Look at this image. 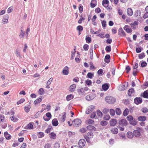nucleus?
Wrapping results in <instances>:
<instances>
[{"label": "nucleus", "instance_id": "obj_1", "mask_svg": "<svg viewBox=\"0 0 148 148\" xmlns=\"http://www.w3.org/2000/svg\"><path fill=\"white\" fill-rule=\"evenodd\" d=\"M106 102L110 104L114 103L116 101V99L114 97L111 96H106L105 98Z\"/></svg>", "mask_w": 148, "mask_h": 148}, {"label": "nucleus", "instance_id": "obj_2", "mask_svg": "<svg viewBox=\"0 0 148 148\" xmlns=\"http://www.w3.org/2000/svg\"><path fill=\"white\" fill-rule=\"evenodd\" d=\"M82 121L81 120L78 119H76L73 121L72 124L75 127H78L80 125Z\"/></svg>", "mask_w": 148, "mask_h": 148}, {"label": "nucleus", "instance_id": "obj_3", "mask_svg": "<svg viewBox=\"0 0 148 148\" xmlns=\"http://www.w3.org/2000/svg\"><path fill=\"white\" fill-rule=\"evenodd\" d=\"M141 131V129L139 127H137L136 129L134 130L133 132V134L136 137H138L140 136V132Z\"/></svg>", "mask_w": 148, "mask_h": 148}, {"label": "nucleus", "instance_id": "obj_4", "mask_svg": "<svg viewBox=\"0 0 148 148\" xmlns=\"http://www.w3.org/2000/svg\"><path fill=\"white\" fill-rule=\"evenodd\" d=\"M118 123L119 126H125L127 125L128 123L125 119H123L119 120Z\"/></svg>", "mask_w": 148, "mask_h": 148}, {"label": "nucleus", "instance_id": "obj_5", "mask_svg": "<svg viewBox=\"0 0 148 148\" xmlns=\"http://www.w3.org/2000/svg\"><path fill=\"white\" fill-rule=\"evenodd\" d=\"M95 97V94L91 92L86 97V99L88 101H90L93 99Z\"/></svg>", "mask_w": 148, "mask_h": 148}, {"label": "nucleus", "instance_id": "obj_6", "mask_svg": "<svg viewBox=\"0 0 148 148\" xmlns=\"http://www.w3.org/2000/svg\"><path fill=\"white\" fill-rule=\"evenodd\" d=\"M95 108L94 106L92 105L90 106L86 110V113L88 114H89L94 110Z\"/></svg>", "mask_w": 148, "mask_h": 148}, {"label": "nucleus", "instance_id": "obj_7", "mask_svg": "<svg viewBox=\"0 0 148 148\" xmlns=\"http://www.w3.org/2000/svg\"><path fill=\"white\" fill-rule=\"evenodd\" d=\"M143 101L142 99L140 97H136L134 99V103L137 105L141 103Z\"/></svg>", "mask_w": 148, "mask_h": 148}, {"label": "nucleus", "instance_id": "obj_8", "mask_svg": "<svg viewBox=\"0 0 148 148\" xmlns=\"http://www.w3.org/2000/svg\"><path fill=\"white\" fill-rule=\"evenodd\" d=\"M109 84L108 83L104 84L102 85V87L103 91H106L108 90L109 87Z\"/></svg>", "mask_w": 148, "mask_h": 148}, {"label": "nucleus", "instance_id": "obj_9", "mask_svg": "<svg viewBox=\"0 0 148 148\" xmlns=\"http://www.w3.org/2000/svg\"><path fill=\"white\" fill-rule=\"evenodd\" d=\"M86 142L84 139H81L79 141V146L80 147H83L85 145Z\"/></svg>", "mask_w": 148, "mask_h": 148}, {"label": "nucleus", "instance_id": "obj_10", "mask_svg": "<svg viewBox=\"0 0 148 148\" xmlns=\"http://www.w3.org/2000/svg\"><path fill=\"white\" fill-rule=\"evenodd\" d=\"M117 123L116 120V119H111L110 122V124L111 126H115Z\"/></svg>", "mask_w": 148, "mask_h": 148}, {"label": "nucleus", "instance_id": "obj_11", "mask_svg": "<svg viewBox=\"0 0 148 148\" xmlns=\"http://www.w3.org/2000/svg\"><path fill=\"white\" fill-rule=\"evenodd\" d=\"M118 34L121 36H125V34L121 27L118 30Z\"/></svg>", "mask_w": 148, "mask_h": 148}, {"label": "nucleus", "instance_id": "obj_12", "mask_svg": "<svg viewBox=\"0 0 148 148\" xmlns=\"http://www.w3.org/2000/svg\"><path fill=\"white\" fill-rule=\"evenodd\" d=\"M110 55L107 54L105 57L104 61L107 63H109L110 61Z\"/></svg>", "mask_w": 148, "mask_h": 148}, {"label": "nucleus", "instance_id": "obj_13", "mask_svg": "<svg viewBox=\"0 0 148 148\" xmlns=\"http://www.w3.org/2000/svg\"><path fill=\"white\" fill-rule=\"evenodd\" d=\"M77 92L79 95H84L85 94V92L84 91V89L83 88H81L80 89H79L77 90Z\"/></svg>", "mask_w": 148, "mask_h": 148}, {"label": "nucleus", "instance_id": "obj_14", "mask_svg": "<svg viewBox=\"0 0 148 148\" xmlns=\"http://www.w3.org/2000/svg\"><path fill=\"white\" fill-rule=\"evenodd\" d=\"M23 28V27L21 28V30L19 36L20 38L23 39L25 36V33L24 31L22 30Z\"/></svg>", "mask_w": 148, "mask_h": 148}, {"label": "nucleus", "instance_id": "obj_15", "mask_svg": "<svg viewBox=\"0 0 148 148\" xmlns=\"http://www.w3.org/2000/svg\"><path fill=\"white\" fill-rule=\"evenodd\" d=\"M140 96L145 98H148V92L147 90L144 91L143 93L141 94Z\"/></svg>", "mask_w": 148, "mask_h": 148}, {"label": "nucleus", "instance_id": "obj_16", "mask_svg": "<svg viewBox=\"0 0 148 148\" xmlns=\"http://www.w3.org/2000/svg\"><path fill=\"white\" fill-rule=\"evenodd\" d=\"M86 128L89 130L95 131H96V128L94 126L91 125L88 126Z\"/></svg>", "mask_w": 148, "mask_h": 148}, {"label": "nucleus", "instance_id": "obj_17", "mask_svg": "<svg viewBox=\"0 0 148 148\" xmlns=\"http://www.w3.org/2000/svg\"><path fill=\"white\" fill-rule=\"evenodd\" d=\"M90 6L91 8H93L95 7L97 5L96 0H92L90 3Z\"/></svg>", "mask_w": 148, "mask_h": 148}, {"label": "nucleus", "instance_id": "obj_18", "mask_svg": "<svg viewBox=\"0 0 148 148\" xmlns=\"http://www.w3.org/2000/svg\"><path fill=\"white\" fill-rule=\"evenodd\" d=\"M4 136L6 139L7 140L10 139L12 138L11 135L9 134L7 132H5L4 133Z\"/></svg>", "mask_w": 148, "mask_h": 148}, {"label": "nucleus", "instance_id": "obj_19", "mask_svg": "<svg viewBox=\"0 0 148 148\" xmlns=\"http://www.w3.org/2000/svg\"><path fill=\"white\" fill-rule=\"evenodd\" d=\"M52 123L54 126H57L58 124V122L56 119H53L52 121Z\"/></svg>", "mask_w": 148, "mask_h": 148}, {"label": "nucleus", "instance_id": "obj_20", "mask_svg": "<svg viewBox=\"0 0 148 148\" xmlns=\"http://www.w3.org/2000/svg\"><path fill=\"white\" fill-rule=\"evenodd\" d=\"M68 67L67 66H66L63 70L62 73L64 75H67L69 74Z\"/></svg>", "mask_w": 148, "mask_h": 148}, {"label": "nucleus", "instance_id": "obj_21", "mask_svg": "<svg viewBox=\"0 0 148 148\" xmlns=\"http://www.w3.org/2000/svg\"><path fill=\"white\" fill-rule=\"evenodd\" d=\"M129 26L125 25L124 27V29L127 33H130L132 32V30L130 28H128Z\"/></svg>", "mask_w": 148, "mask_h": 148}, {"label": "nucleus", "instance_id": "obj_22", "mask_svg": "<svg viewBox=\"0 0 148 148\" xmlns=\"http://www.w3.org/2000/svg\"><path fill=\"white\" fill-rule=\"evenodd\" d=\"M127 13L129 16H131L133 14V12L132 9L130 8H129L127 10Z\"/></svg>", "mask_w": 148, "mask_h": 148}, {"label": "nucleus", "instance_id": "obj_23", "mask_svg": "<svg viewBox=\"0 0 148 148\" xmlns=\"http://www.w3.org/2000/svg\"><path fill=\"white\" fill-rule=\"evenodd\" d=\"M129 123L130 125L135 126L137 124V120L136 119H134Z\"/></svg>", "mask_w": 148, "mask_h": 148}, {"label": "nucleus", "instance_id": "obj_24", "mask_svg": "<svg viewBox=\"0 0 148 148\" xmlns=\"http://www.w3.org/2000/svg\"><path fill=\"white\" fill-rule=\"evenodd\" d=\"M49 135V137L51 139H55L56 137V134L53 132H51Z\"/></svg>", "mask_w": 148, "mask_h": 148}, {"label": "nucleus", "instance_id": "obj_25", "mask_svg": "<svg viewBox=\"0 0 148 148\" xmlns=\"http://www.w3.org/2000/svg\"><path fill=\"white\" fill-rule=\"evenodd\" d=\"M76 87V85L75 84H73L71 85L70 86V91L71 92H73L75 90V88Z\"/></svg>", "mask_w": 148, "mask_h": 148}, {"label": "nucleus", "instance_id": "obj_26", "mask_svg": "<svg viewBox=\"0 0 148 148\" xmlns=\"http://www.w3.org/2000/svg\"><path fill=\"white\" fill-rule=\"evenodd\" d=\"M74 97V95H72L70 94L68 95L66 97V100L68 101H69L73 99Z\"/></svg>", "mask_w": 148, "mask_h": 148}, {"label": "nucleus", "instance_id": "obj_27", "mask_svg": "<svg viewBox=\"0 0 148 148\" xmlns=\"http://www.w3.org/2000/svg\"><path fill=\"white\" fill-rule=\"evenodd\" d=\"M140 63L141 66L142 67H145L147 65V63L144 61H141L140 62Z\"/></svg>", "mask_w": 148, "mask_h": 148}, {"label": "nucleus", "instance_id": "obj_28", "mask_svg": "<svg viewBox=\"0 0 148 148\" xmlns=\"http://www.w3.org/2000/svg\"><path fill=\"white\" fill-rule=\"evenodd\" d=\"M37 135L38 137L39 138H42L44 137L45 134L44 133L42 132H39L37 133Z\"/></svg>", "mask_w": 148, "mask_h": 148}, {"label": "nucleus", "instance_id": "obj_29", "mask_svg": "<svg viewBox=\"0 0 148 148\" xmlns=\"http://www.w3.org/2000/svg\"><path fill=\"white\" fill-rule=\"evenodd\" d=\"M138 120L140 121H144L146 120V117L144 116H141L138 117Z\"/></svg>", "mask_w": 148, "mask_h": 148}, {"label": "nucleus", "instance_id": "obj_30", "mask_svg": "<svg viewBox=\"0 0 148 148\" xmlns=\"http://www.w3.org/2000/svg\"><path fill=\"white\" fill-rule=\"evenodd\" d=\"M111 132L113 134H117L118 132V130L117 128L114 127L112 128L111 130Z\"/></svg>", "mask_w": 148, "mask_h": 148}, {"label": "nucleus", "instance_id": "obj_31", "mask_svg": "<svg viewBox=\"0 0 148 148\" xmlns=\"http://www.w3.org/2000/svg\"><path fill=\"white\" fill-rule=\"evenodd\" d=\"M90 56L91 59L93 58V48L92 47H91L90 50Z\"/></svg>", "mask_w": 148, "mask_h": 148}, {"label": "nucleus", "instance_id": "obj_32", "mask_svg": "<svg viewBox=\"0 0 148 148\" xmlns=\"http://www.w3.org/2000/svg\"><path fill=\"white\" fill-rule=\"evenodd\" d=\"M134 136L133 134L131 132H128L127 133V136L129 138H132Z\"/></svg>", "mask_w": 148, "mask_h": 148}, {"label": "nucleus", "instance_id": "obj_33", "mask_svg": "<svg viewBox=\"0 0 148 148\" xmlns=\"http://www.w3.org/2000/svg\"><path fill=\"white\" fill-rule=\"evenodd\" d=\"M134 90L133 88H132L129 89L128 92V94L129 96H131V94L134 93Z\"/></svg>", "mask_w": 148, "mask_h": 148}, {"label": "nucleus", "instance_id": "obj_34", "mask_svg": "<svg viewBox=\"0 0 148 148\" xmlns=\"http://www.w3.org/2000/svg\"><path fill=\"white\" fill-rule=\"evenodd\" d=\"M42 99L41 97H40L39 98L37 99L34 101V104L35 105H36L38 103L41 102L42 101Z\"/></svg>", "mask_w": 148, "mask_h": 148}, {"label": "nucleus", "instance_id": "obj_35", "mask_svg": "<svg viewBox=\"0 0 148 148\" xmlns=\"http://www.w3.org/2000/svg\"><path fill=\"white\" fill-rule=\"evenodd\" d=\"M145 56V53L144 52L138 55V58L139 59H143Z\"/></svg>", "mask_w": 148, "mask_h": 148}, {"label": "nucleus", "instance_id": "obj_36", "mask_svg": "<svg viewBox=\"0 0 148 148\" xmlns=\"http://www.w3.org/2000/svg\"><path fill=\"white\" fill-rule=\"evenodd\" d=\"M52 129V127L51 126H49L48 128L45 130V132L48 134L51 130Z\"/></svg>", "mask_w": 148, "mask_h": 148}, {"label": "nucleus", "instance_id": "obj_37", "mask_svg": "<svg viewBox=\"0 0 148 148\" xmlns=\"http://www.w3.org/2000/svg\"><path fill=\"white\" fill-rule=\"evenodd\" d=\"M126 87L125 88V85H120L118 88V90L120 91H122L124 90L126 88Z\"/></svg>", "mask_w": 148, "mask_h": 148}, {"label": "nucleus", "instance_id": "obj_38", "mask_svg": "<svg viewBox=\"0 0 148 148\" xmlns=\"http://www.w3.org/2000/svg\"><path fill=\"white\" fill-rule=\"evenodd\" d=\"M105 50L107 52H110L111 50V47L110 45L106 46L105 48Z\"/></svg>", "mask_w": 148, "mask_h": 148}, {"label": "nucleus", "instance_id": "obj_39", "mask_svg": "<svg viewBox=\"0 0 148 148\" xmlns=\"http://www.w3.org/2000/svg\"><path fill=\"white\" fill-rule=\"evenodd\" d=\"M85 40L87 43H89L90 42L91 40V37H88V36H86Z\"/></svg>", "mask_w": 148, "mask_h": 148}, {"label": "nucleus", "instance_id": "obj_40", "mask_svg": "<svg viewBox=\"0 0 148 148\" xmlns=\"http://www.w3.org/2000/svg\"><path fill=\"white\" fill-rule=\"evenodd\" d=\"M129 113V110L127 108L125 109L123 112V115L125 116H127Z\"/></svg>", "mask_w": 148, "mask_h": 148}, {"label": "nucleus", "instance_id": "obj_41", "mask_svg": "<svg viewBox=\"0 0 148 148\" xmlns=\"http://www.w3.org/2000/svg\"><path fill=\"white\" fill-rule=\"evenodd\" d=\"M97 116L101 118L103 114L99 110H97Z\"/></svg>", "mask_w": 148, "mask_h": 148}, {"label": "nucleus", "instance_id": "obj_42", "mask_svg": "<svg viewBox=\"0 0 148 148\" xmlns=\"http://www.w3.org/2000/svg\"><path fill=\"white\" fill-rule=\"evenodd\" d=\"M93 76L94 74L91 72L88 73L87 75V76L90 79H92Z\"/></svg>", "mask_w": 148, "mask_h": 148}, {"label": "nucleus", "instance_id": "obj_43", "mask_svg": "<svg viewBox=\"0 0 148 148\" xmlns=\"http://www.w3.org/2000/svg\"><path fill=\"white\" fill-rule=\"evenodd\" d=\"M127 120L130 122L134 119L133 117L132 116L129 115L127 116L126 118Z\"/></svg>", "mask_w": 148, "mask_h": 148}, {"label": "nucleus", "instance_id": "obj_44", "mask_svg": "<svg viewBox=\"0 0 148 148\" xmlns=\"http://www.w3.org/2000/svg\"><path fill=\"white\" fill-rule=\"evenodd\" d=\"M115 112L117 115H120L121 114V110L119 108H117L116 109Z\"/></svg>", "mask_w": 148, "mask_h": 148}, {"label": "nucleus", "instance_id": "obj_45", "mask_svg": "<svg viewBox=\"0 0 148 148\" xmlns=\"http://www.w3.org/2000/svg\"><path fill=\"white\" fill-rule=\"evenodd\" d=\"M141 110L144 113H146L148 111V109L146 107L143 108Z\"/></svg>", "mask_w": 148, "mask_h": 148}, {"label": "nucleus", "instance_id": "obj_46", "mask_svg": "<svg viewBox=\"0 0 148 148\" xmlns=\"http://www.w3.org/2000/svg\"><path fill=\"white\" fill-rule=\"evenodd\" d=\"M141 14V13L140 11L139 10H137L134 15L135 17H137L138 16H140Z\"/></svg>", "mask_w": 148, "mask_h": 148}, {"label": "nucleus", "instance_id": "obj_47", "mask_svg": "<svg viewBox=\"0 0 148 148\" xmlns=\"http://www.w3.org/2000/svg\"><path fill=\"white\" fill-rule=\"evenodd\" d=\"M108 123L104 121H102L100 122L101 125L103 126H106L108 124Z\"/></svg>", "mask_w": 148, "mask_h": 148}, {"label": "nucleus", "instance_id": "obj_48", "mask_svg": "<svg viewBox=\"0 0 148 148\" xmlns=\"http://www.w3.org/2000/svg\"><path fill=\"white\" fill-rule=\"evenodd\" d=\"M38 93L40 95H43L45 93V92L42 88H40L38 91Z\"/></svg>", "mask_w": 148, "mask_h": 148}, {"label": "nucleus", "instance_id": "obj_49", "mask_svg": "<svg viewBox=\"0 0 148 148\" xmlns=\"http://www.w3.org/2000/svg\"><path fill=\"white\" fill-rule=\"evenodd\" d=\"M11 120L14 122H16L18 121V119L17 118L14 117V116H13L11 117L10 118Z\"/></svg>", "mask_w": 148, "mask_h": 148}, {"label": "nucleus", "instance_id": "obj_50", "mask_svg": "<svg viewBox=\"0 0 148 148\" xmlns=\"http://www.w3.org/2000/svg\"><path fill=\"white\" fill-rule=\"evenodd\" d=\"M109 3V1L108 0H103L102 1V5L104 7H106L104 5V4H108Z\"/></svg>", "mask_w": 148, "mask_h": 148}, {"label": "nucleus", "instance_id": "obj_51", "mask_svg": "<svg viewBox=\"0 0 148 148\" xmlns=\"http://www.w3.org/2000/svg\"><path fill=\"white\" fill-rule=\"evenodd\" d=\"M77 29L79 31V32H80L82 31L83 29V27L81 25H79L77 27Z\"/></svg>", "mask_w": 148, "mask_h": 148}, {"label": "nucleus", "instance_id": "obj_52", "mask_svg": "<svg viewBox=\"0 0 148 148\" xmlns=\"http://www.w3.org/2000/svg\"><path fill=\"white\" fill-rule=\"evenodd\" d=\"M85 83L87 85L89 86L92 83L91 81L89 79H87Z\"/></svg>", "mask_w": 148, "mask_h": 148}, {"label": "nucleus", "instance_id": "obj_53", "mask_svg": "<svg viewBox=\"0 0 148 148\" xmlns=\"http://www.w3.org/2000/svg\"><path fill=\"white\" fill-rule=\"evenodd\" d=\"M87 136L90 138H92L93 136L92 133L91 132H88L87 134Z\"/></svg>", "mask_w": 148, "mask_h": 148}, {"label": "nucleus", "instance_id": "obj_54", "mask_svg": "<svg viewBox=\"0 0 148 148\" xmlns=\"http://www.w3.org/2000/svg\"><path fill=\"white\" fill-rule=\"evenodd\" d=\"M110 114L112 116H114L115 114V111L113 109H110Z\"/></svg>", "mask_w": 148, "mask_h": 148}, {"label": "nucleus", "instance_id": "obj_55", "mask_svg": "<svg viewBox=\"0 0 148 148\" xmlns=\"http://www.w3.org/2000/svg\"><path fill=\"white\" fill-rule=\"evenodd\" d=\"M110 119V116L108 114L105 115L103 117L104 120L107 121L109 119Z\"/></svg>", "mask_w": 148, "mask_h": 148}, {"label": "nucleus", "instance_id": "obj_56", "mask_svg": "<svg viewBox=\"0 0 148 148\" xmlns=\"http://www.w3.org/2000/svg\"><path fill=\"white\" fill-rule=\"evenodd\" d=\"M27 131L25 130H23L21 131L18 134L19 136H23V134L26 133V132Z\"/></svg>", "mask_w": 148, "mask_h": 148}, {"label": "nucleus", "instance_id": "obj_57", "mask_svg": "<svg viewBox=\"0 0 148 148\" xmlns=\"http://www.w3.org/2000/svg\"><path fill=\"white\" fill-rule=\"evenodd\" d=\"M27 128L29 129H32L33 127V125L31 123H29L27 125Z\"/></svg>", "mask_w": 148, "mask_h": 148}, {"label": "nucleus", "instance_id": "obj_58", "mask_svg": "<svg viewBox=\"0 0 148 148\" xmlns=\"http://www.w3.org/2000/svg\"><path fill=\"white\" fill-rule=\"evenodd\" d=\"M141 48L142 49V47H137L136 49V53H139L140 52L142 51Z\"/></svg>", "mask_w": 148, "mask_h": 148}, {"label": "nucleus", "instance_id": "obj_59", "mask_svg": "<svg viewBox=\"0 0 148 148\" xmlns=\"http://www.w3.org/2000/svg\"><path fill=\"white\" fill-rule=\"evenodd\" d=\"M5 119L4 116L3 115H0V122H3Z\"/></svg>", "mask_w": 148, "mask_h": 148}, {"label": "nucleus", "instance_id": "obj_60", "mask_svg": "<svg viewBox=\"0 0 148 148\" xmlns=\"http://www.w3.org/2000/svg\"><path fill=\"white\" fill-rule=\"evenodd\" d=\"M96 112H93L91 115L90 117L91 118L93 119L95 118L96 116Z\"/></svg>", "mask_w": 148, "mask_h": 148}, {"label": "nucleus", "instance_id": "obj_61", "mask_svg": "<svg viewBox=\"0 0 148 148\" xmlns=\"http://www.w3.org/2000/svg\"><path fill=\"white\" fill-rule=\"evenodd\" d=\"M30 108L29 106H26L25 107L24 109L25 111L27 113L29 111Z\"/></svg>", "mask_w": 148, "mask_h": 148}, {"label": "nucleus", "instance_id": "obj_62", "mask_svg": "<svg viewBox=\"0 0 148 148\" xmlns=\"http://www.w3.org/2000/svg\"><path fill=\"white\" fill-rule=\"evenodd\" d=\"M25 101L24 99H20L19 101H18L17 102V105H18L20 104H21L24 102Z\"/></svg>", "mask_w": 148, "mask_h": 148}, {"label": "nucleus", "instance_id": "obj_63", "mask_svg": "<svg viewBox=\"0 0 148 148\" xmlns=\"http://www.w3.org/2000/svg\"><path fill=\"white\" fill-rule=\"evenodd\" d=\"M83 48L84 50L87 51L88 49L89 46L88 45L85 44L84 45Z\"/></svg>", "mask_w": 148, "mask_h": 148}, {"label": "nucleus", "instance_id": "obj_64", "mask_svg": "<svg viewBox=\"0 0 148 148\" xmlns=\"http://www.w3.org/2000/svg\"><path fill=\"white\" fill-rule=\"evenodd\" d=\"M60 147V145L59 143H56L54 144V148H59Z\"/></svg>", "mask_w": 148, "mask_h": 148}]
</instances>
